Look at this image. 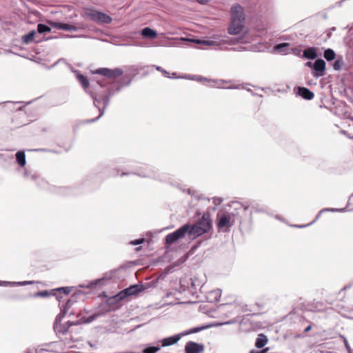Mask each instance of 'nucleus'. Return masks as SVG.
I'll return each mask as SVG.
<instances>
[{"label":"nucleus","instance_id":"obj_1","mask_svg":"<svg viewBox=\"0 0 353 353\" xmlns=\"http://www.w3.org/2000/svg\"><path fill=\"white\" fill-rule=\"evenodd\" d=\"M234 205H236L234 207V210H239V212H226L217 215L216 226L219 231L229 232L230 228L234 225L236 220L239 221L240 223L243 222V217L239 215L241 212L247 211L249 208L248 205L238 202L234 203Z\"/></svg>","mask_w":353,"mask_h":353},{"label":"nucleus","instance_id":"obj_2","mask_svg":"<svg viewBox=\"0 0 353 353\" xmlns=\"http://www.w3.org/2000/svg\"><path fill=\"white\" fill-rule=\"evenodd\" d=\"M125 170L127 169H123L121 174H119V171L117 170V172L112 173V176L120 175L122 176L133 174L141 177H150L162 182L171 183L172 177L168 174L158 173L155 168L151 165H144L140 166L134 172H128L125 171Z\"/></svg>","mask_w":353,"mask_h":353},{"label":"nucleus","instance_id":"obj_3","mask_svg":"<svg viewBox=\"0 0 353 353\" xmlns=\"http://www.w3.org/2000/svg\"><path fill=\"white\" fill-rule=\"evenodd\" d=\"M137 73L136 69L132 72L123 71L121 68L112 69V94L119 92L122 88L130 85L133 76Z\"/></svg>","mask_w":353,"mask_h":353},{"label":"nucleus","instance_id":"obj_4","mask_svg":"<svg viewBox=\"0 0 353 353\" xmlns=\"http://www.w3.org/2000/svg\"><path fill=\"white\" fill-rule=\"evenodd\" d=\"M231 22L228 27L230 34L235 35L241 33L243 28L245 13L243 8L239 3H235L230 10Z\"/></svg>","mask_w":353,"mask_h":353},{"label":"nucleus","instance_id":"obj_5","mask_svg":"<svg viewBox=\"0 0 353 353\" xmlns=\"http://www.w3.org/2000/svg\"><path fill=\"white\" fill-rule=\"evenodd\" d=\"M188 226V236L190 239H195L207 233L212 228L210 216L208 213L203 214L201 219L194 224H186Z\"/></svg>","mask_w":353,"mask_h":353},{"label":"nucleus","instance_id":"obj_6","mask_svg":"<svg viewBox=\"0 0 353 353\" xmlns=\"http://www.w3.org/2000/svg\"><path fill=\"white\" fill-rule=\"evenodd\" d=\"M143 290L144 288L143 285H132L129 288L120 291L117 294L112 295V305L114 303H117L126 299L130 296L136 295ZM112 310H113L112 307Z\"/></svg>","mask_w":353,"mask_h":353},{"label":"nucleus","instance_id":"obj_7","mask_svg":"<svg viewBox=\"0 0 353 353\" xmlns=\"http://www.w3.org/2000/svg\"><path fill=\"white\" fill-rule=\"evenodd\" d=\"M188 226L185 224L179 229H177L176 231L168 234L165 236V243L172 244L178 241L179 239L183 238L185 236V234H188Z\"/></svg>","mask_w":353,"mask_h":353},{"label":"nucleus","instance_id":"obj_8","mask_svg":"<svg viewBox=\"0 0 353 353\" xmlns=\"http://www.w3.org/2000/svg\"><path fill=\"white\" fill-rule=\"evenodd\" d=\"M326 63L322 59H317L314 62L313 71L312 72V76L318 79L325 74Z\"/></svg>","mask_w":353,"mask_h":353},{"label":"nucleus","instance_id":"obj_9","mask_svg":"<svg viewBox=\"0 0 353 353\" xmlns=\"http://www.w3.org/2000/svg\"><path fill=\"white\" fill-rule=\"evenodd\" d=\"M85 14L92 20L99 22L108 23L110 20V17L107 14L92 9H88L85 11Z\"/></svg>","mask_w":353,"mask_h":353},{"label":"nucleus","instance_id":"obj_10","mask_svg":"<svg viewBox=\"0 0 353 353\" xmlns=\"http://www.w3.org/2000/svg\"><path fill=\"white\" fill-rule=\"evenodd\" d=\"M203 350V345L193 341L188 342L185 346V353H200Z\"/></svg>","mask_w":353,"mask_h":353},{"label":"nucleus","instance_id":"obj_11","mask_svg":"<svg viewBox=\"0 0 353 353\" xmlns=\"http://www.w3.org/2000/svg\"><path fill=\"white\" fill-rule=\"evenodd\" d=\"M345 210H346V208H323L319 212V213L317 214L314 220L312 221L311 223L306 224V225H294V226L296 228H305V227L309 226V225H312V223H314L316 220H318L320 218L322 213H323L325 212H345Z\"/></svg>","mask_w":353,"mask_h":353},{"label":"nucleus","instance_id":"obj_12","mask_svg":"<svg viewBox=\"0 0 353 353\" xmlns=\"http://www.w3.org/2000/svg\"><path fill=\"white\" fill-rule=\"evenodd\" d=\"M184 336V334L180 333L178 334H175L173 336H171L170 337H167L161 340V341H159L161 344L160 345L161 347H167L172 345H174L176 343L181 337Z\"/></svg>","mask_w":353,"mask_h":353},{"label":"nucleus","instance_id":"obj_13","mask_svg":"<svg viewBox=\"0 0 353 353\" xmlns=\"http://www.w3.org/2000/svg\"><path fill=\"white\" fill-rule=\"evenodd\" d=\"M110 281L107 278H101L99 279H97L92 282H90V284L88 285V288H92V289H99L102 290L105 287L109 285Z\"/></svg>","mask_w":353,"mask_h":353},{"label":"nucleus","instance_id":"obj_14","mask_svg":"<svg viewBox=\"0 0 353 353\" xmlns=\"http://www.w3.org/2000/svg\"><path fill=\"white\" fill-rule=\"evenodd\" d=\"M73 325H74V323L70 321L62 324L56 321L54 324V329L57 333L65 334L68 332L69 328Z\"/></svg>","mask_w":353,"mask_h":353},{"label":"nucleus","instance_id":"obj_15","mask_svg":"<svg viewBox=\"0 0 353 353\" xmlns=\"http://www.w3.org/2000/svg\"><path fill=\"white\" fill-rule=\"evenodd\" d=\"M318 57L316 48L314 47H308L303 51L302 57L310 60H314Z\"/></svg>","mask_w":353,"mask_h":353},{"label":"nucleus","instance_id":"obj_16","mask_svg":"<svg viewBox=\"0 0 353 353\" xmlns=\"http://www.w3.org/2000/svg\"><path fill=\"white\" fill-rule=\"evenodd\" d=\"M298 94L302 98L307 100H311L314 98V94L308 88L304 87H299L298 88Z\"/></svg>","mask_w":353,"mask_h":353},{"label":"nucleus","instance_id":"obj_17","mask_svg":"<svg viewBox=\"0 0 353 353\" xmlns=\"http://www.w3.org/2000/svg\"><path fill=\"white\" fill-rule=\"evenodd\" d=\"M110 310V299H107L104 303H101L98 307V312L96 314L97 316L103 314Z\"/></svg>","mask_w":353,"mask_h":353},{"label":"nucleus","instance_id":"obj_18","mask_svg":"<svg viewBox=\"0 0 353 353\" xmlns=\"http://www.w3.org/2000/svg\"><path fill=\"white\" fill-rule=\"evenodd\" d=\"M141 34L145 38L154 39L157 36L155 30L149 27H145L141 30Z\"/></svg>","mask_w":353,"mask_h":353},{"label":"nucleus","instance_id":"obj_19","mask_svg":"<svg viewBox=\"0 0 353 353\" xmlns=\"http://www.w3.org/2000/svg\"><path fill=\"white\" fill-rule=\"evenodd\" d=\"M268 343V338L267 336L263 334H260L258 335V337L255 342V346L257 348H262L263 347Z\"/></svg>","mask_w":353,"mask_h":353},{"label":"nucleus","instance_id":"obj_20","mask_svg":"<svg viewBox=\"0 0 353 353\" xmlns=\"http://www.w3.org/2000/svg\"><path fill=\"white\" fill-rule=\"evenodd\" d=\"M182 40H186L184 38H181ZM188 41H190L192 42H194L196 43H198V44H203L205 46H219V43L217 41H212V40H199V39H188Z\"/></svg>","mask_w":353,"mask_h":353},{"label":"nucleus","instance_id":"obj_21","mask_svg":"<svg viewBox=\"0 0 353 353\" xmlns=\"http://www.w3.org/2000/svg\"><path fill=\"white\" fill-rule=\"evenodd\" d=\"M52 25L54 28H57L59 30H68V31L75 30V27L73 25L68 24V23L54 22V23H52Z\"/></svg>","mask_w":353,"mask_h":353},{"label":"nucleus","instance_id":"obj_22","mask_svg":"<svg viewBox=\"0 0 353 353\" xmlns=\"http://www.w3.org/2000/svg\"><path fill=\"white\" fill-rule=\"evenodd\" d=\"M290 43H281L276 45L274 47V50L279 53L288 54L287 48L289 47Z\"/></svg>","mask_w":353,"mask_h":353},{"label":"nucleus","instance_id":"obj_23","mask_svg":"<svg viewBox=\"0 0 353 353\" xmlns=\"http://www.w3.org/2000/svg\"><path fill=\"white\" fill-rule=\"evenodd\" d=\"M92 73L100 74L108 79H110V70L108 68H99L95 70H92Z\"/></svg>","mask_w":353,"mask_h":353},{"label":"nucleus","instance_id":"obj_24","mask_svg":"<svg viewBox=\"0 0 353 353\" xmlns=\"http://www.w3.org/2000/svg\"><path fill=\"white\" fill-rule=\"evenodd\" d=\"M16 159L17 161L19 163V165L21 167H24L26 165V155L24 152L19 151L17 152L16 154Z\"/></svg>","mask_w":353,"mask_h":353},{"label":"nucleus","instance_id":"obj_25","mask_svg":"<svg viewBox=\"0 0 353 353\" xmlns=\"http://www.w3.org/2000/svg\"><path fill=\"white\" fill-rule=\"evenodd\" d=\"M323 57L327 61H331L335 59L336 54L332 49L327 48L324 51Z\"/></svg>","mask_w":353,"mask_h":353},{"label":"nucleus","instance_id":"obj_26","mask_svg":"<svg viewBox=\"0 0 353 353\" xmlns=\"http://www.w3.org/2000/svg\"><path fill=\"white\" fill-rule=\"evenodd\" d=\"M77 78L84 89H87L89 87V80L85 76L79 74H77Z\"/></svg>","mask_w":353,"mask_h":353},{"label":"nucleus","instance_id":"obj_27","mask_svg":"<svg viewBox=\"0 0 353 353\" xmlns=\"http://www.w3.org/2000/svg\"><path fill=\"white\" fill-rule=\"evenodd\" d=\"M161 348V346L159 345V342L157 343L156 345H150L146 347H145L142 352L143 353H156L157 351H159Z\"/></svg>","mask_w":353,"mask_h":353},{"label":"nucleus","instance_id":"obj_28","mask_svg":"<svg viewBox=\"0 0 353 353\" xmlns=\"http://www.w3.org/2000/svg\"><path fill=\"white\" fill-rule=\"evenodd\" d=\"M35 34H36V32L32 30L30 32H29L28 34L24 35L23 37V42H25L26 43L32 42L34 39Z\"/></svg>","mask_w":353,"mask_h":353},{"label":"nucleus","instance_id":"obj_29","mask_svg":"<svg viewBox=\"0 0 353 353\" xmlns=\"http://www.w3.org/2000/svg\"><path fill=\"white\" fill-rule=\"evenodd\" d=\"M224 81L223 80H212L209 79V85L211 87L213 88H223V86L222 84L223 83Z\"/></svg>","mask_w":353,"mask_h":353},{"label":"nucleus","instance_id":"obj_30","mask_svg":"<svg viewBox=\"0 0 353 353\" xmlns=\"http://www.w3.org/2000/svg\"><path fill=\"white\" fill-rule=\"evenodd\" d=\"M221 290L220 289L214 290L210 293V296H212L213 299L211 301H218L221 297Z\"/></svg>","mask_w":353,"mask_h":353},{"label":"nucleus","instance_id":"obj_31","mask_svg":"<svg viewBox=\"0 0 353 353\" xmlns=\"http://www.w3.org/2000/svg\"><path fill=\"white\" fill-rule=\"evenodd\" d=\"M207 327H208V326L196 327H193L190 330H188L185 331L184 332H182V334H184V336H185V335L190 334L196 333V332H199Z\"/></svg>","mask_w":353,"mask_h":353},{"label":"nucleus","instance_id":"obj_32","mask_svg":"<svg viewBox=\"0 0 353 353\" xmlns=\"http://www.w3.org/2000/svg\"><path fill=\"white\" fill-rule=\"evenodd\" d=\"M37 30L39 33L42 34L44 32H50L51 29L50 27L45 24L39 23L37 26Z\"/></svg>","mask_w":353,"mask_h":353},{"label":"nucleus","instance_id":"obj_33","mask_svg":"<svg viewBox=\"0 0 353 353\" xmlns=\"http://www.w3.org/2000/svg\"><path fill=\"white\" fill-rule=\"evenodd\" d=\"M343 65V61L341 58L337 59L332 64L333 68L335 70H339L341 69Z\"/></svg>","mask_w":353,"mask_h":353},{"label":"nucleus","instance_id":"obj_34","mask_svg":"<svg viewBox=\"0 0 353 353\" xmlns=\"http://www.w3.org/2000/svg\"><path fill=\"white\" fill-rule=\"evenodd\" d=\"M185 78H187V79H192V80H196L198 81H208L209 82V79H206V78H204V77H202L201 76H196V75H194V76H190V75H188V76H186Z\"/></svg>","mask_w":353,"mask_h":353},{"label":"nucleus","instance_id":"obj_35","mask_svg":"<svg viewBox=\"0 0 353 353\" xmlns=\"http://www.w3.org/2000/svg\"><path fill=\"white\" fill-rule=\"evenodd\" d=\"M291 52L297 57H302V50L297 48H294L291 49Z\"/></svg>","mask_w":353,"mask_h":353},{"label":"nucleus","instance_id":"obj_36","mask_svg":"<svg viewBox=\"0 0 353 353\" xmlns=\"http://www.w3.org/2000/svg\"><path fill=\"white\" fill-rule=\"evenodd\" d=\"M153 67H154V65H153ZM155 68L157 70L161 72L165 77H170L169 72L162 68L161 66H155Z\"/></svg>","mask_w":353,"mask_h":353},{"label":"nucleus","instance_id":"obj_37","mask_svg":"<svg viewBox=\"0 0 353 353\" xmlns=\"http://www.w3.org/2000/svg\"><path fill=\"white\" fill-rule=\"evenodd\" d=\"M57 290L60 292H63L65 295H68L70 292V289L69 288H61L57 289Z\"/></svg>","mask_w":353,"mask_h":353},{"label":"nucleus","instance_id":"obj_38","mask_svg":"<svg viewBox=\"0 0 353 353\" xmlns=\"http://www.w3.org/2000/svg\"><path fill=\"white\" fill-rule=\"evenodd\" d=\"M144 241H145L144 239H137V240H134L133 241H131V244H132V245H139V244L143 243Z\"/></svg>","mask_w":353,"mask_h":353},{"label":"nucleus","instance_id":"obj_39","mask_svg":"<svg viewBox=\"0 0 353 353\" xmlns=\"http://www.w3.org/2000/svg\"><path fill=\"white\" fill-rule=\"evenodd\" d=\"M223 202V199L220 197H214L213 199V203L215 204V205H219L221 204V203Z\"/></svg>","mask_w":353,"mask_h":353},{"label":"nucleus","instance_id":"obj_40","mask_svg":"<svg viewBox=\"0 0 353 353\" xmlns=\"http://www.w3.org/2000/svg\"><path fill=\"white\" fill-rule=\"evenodd\" d=\"M37 295L39 296L45 297V296H48L49 295V293L46 290H44V291L39 292L37 294Z\"/></svg>","mask_w":353,"mask_h":353},{"label":"nucleus","instance_id":"obj_41","mask_svg":"<svg viewBox=\"0 0 353 353\" xmlns=\"http://www.w3.org/2000/svg\"><path fill=\"white\" fill-rule=\"evenodd\" d=\"M344 343L346 350H347L348 353H353V351L351 350L350 346L346 339L344 340Z\"/></svg>","mask_w":353,"mask_h":353},{"label":"nucleus","instance_id":"obj_42","mask_svg":"<svg viewBox=\"0 0 353 353\" xmlns=\"http://www.w3.org/2000/svg\"><path fill=\"white\" fill-rule=\"evenodd\" d=\"M305 66L310 68H312L313 70V68H314V63L311 62V61H308L305 63Z\"/></svg>","mask_w":353,"mask_h":353},{"label":"nucleus","instance_id":"obj_43","mask_svg":"<svg viewBox=\"0 0 353 353\" xmlns=\"http://www.w3.org/2000/svg\"><path fill=\"white\" fill-rule=\"evenodd\" d=\"M34 283H35V281H23L22 283H20V284L22 285H28V284H32Z\"/></svg>","mask_w":353,"mask_h":353},{"label":"nucleus","instance_id":"obj_44","mask_svg":"<svg viewBox=\"0 0 353 353\" xmlns=\"http://www.w3.org/2000/svg\"><path fill=\"white\" fill-rule=\"evenodd\" d=\"M267 349L261 351L252 350L250 353H265Z\"/></svg>","mask_w":353,"mask_h":353},{"label":"nucleus","instance_id":"obj_45","mask_svg":"<svg viewBox=\"0 0 353 353\" xmlns=\"http://www.w3.org/2000/svg\"><path fill=\"white\" fill-rule=\"evenodd\" d=\"M311 328H312V325H310L307 327H305L304 332H309L311 330Z\"/></svg>","mask_w":353,"mask_h":353},{"label":"nucleus","instance_id":"obj_46","mask_svg":"<svg viewBox=\"0 0 353 353\" xmlns=\"http://www.w3.org/2000/svg\"><path fill=\"white\" fill-rule=\"evenodd\" d=\"M243 89H246L248 91L250 92L252 94H254L252 90L249 89V88H246L245 87H243Z\"/></svg>","mask_w":353,"mask_h":353},{"label":"nucleus","instance_id":"obj_47","mask_svg":"<svg viewBox=\"0 0 353 353\" xmlns=\"http://www.w3.org/2000/svg\"><path fill=\"white\" fill-rule=\"evenodd\" d=\"M341 133L345 134V136H347L348 137V136H350L349 134H347V132L345 131V130H342L341 131Z\"/></svg>","mask_w":353,"mask_h":353},{"label":"nucleus","instance_id":"obj_48","mask_svg":"<svg viewBox=\"0 0 353 353\" xmlns=\"http://www.w3.org/2000/svg\"><path fill=\"white\" fill-rule=\"evenodd\" d=\"M99 295H100V296H105V297H106V295L105 294V292H103V291L101 293H100V294H99Z\"/></svg>","mask_w":353,"mask_h":353},{"label":"nucleus","instance_id":"obj_49","mask_svg":"<svg viewBox=\"0 0 353 353\" xmlns=\"http://www.w3.org/2000/svg\"><path fill=\"white\" fill-rule=\"evenodd\" d=\"M187 192H188L189 194H192V190H190V189H188Z\"/></svg>","mask_w":353,"mask_h":353},{"label":"nucleus","instance_id":"obj_50","mask_svg":"<svg viewBox=\"0 0 353 353\" xmlns=\"http://www.w3.org/2000/svg\"><path fill=\"white\" fill-rule=\"evenodd\" d=\"M238 87H234V86H230V87H228V88L229 89H234V88H237Z\"/></svg>","mask_w":353,"mask_h":353},{"label":"nucleus","instance_id":"obj_51","mask_svg":"<svg viewBox=\"0 0 353 353\" xmlns=\"http://www.w3.org/2000/svg\"><path fill=\"white\" fill-rule=\"evenodd\" d=\"M98 83L101 85V86H103L105 83H102L100 81H98Z\"/></svg>","mask_w":353,"mask_h":353},{"label":"nucleus","instance_id":"obj_52","mask_svg":"<svg viewBox=\"0 0 353 353\" xmlns=\"http://www.w3.org/2000/svg\"><path fill=\"white\" fill-rule=\"evenodd\" d=\"M176 73H172V77L175 78L176 77Z\"/></svg>","mask_w":353,"mask_h":353},{"label":"nucleus","instance_id":"obj_53","mask_svg":"<svg viewBox=\"0 0 353 353\" xmlns=\"http://www.w3.org/2000/svg\"><path fill=\"white\" fill-rule=\"evenodd\" d=\"M348 138H349V139H353V136H352V137H351V136H348Z\"/></svg>","mask_w":353,"mask_h":353},{"label":"nucleus","instance_id":"obj_54","mask_svg":"<svg viewBox=\"0 0 353 353\" xmlns=\"http://www.w3.org/2000/svg\"><path fill=\"white\" fill-rule=\"evenodd\" d=\"M70 303V301H68V303H67V305H68Z\"/></svg>","mask_w":353,"mask_h":353}]
</instances>
